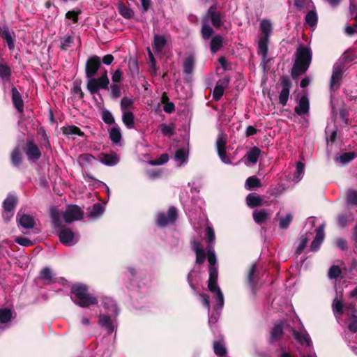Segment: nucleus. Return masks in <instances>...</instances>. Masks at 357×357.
I'll use <instances>...</instances> for the list:
<instances>
[{"label": "nucleus", "mask_w": 357, "mask_h": 357, "mask_svg": "<svg viewBox=\"0 0 357 357\" xmlns=\"http://www.w3.org/2000/svg\"><path fill=\"white\" fill-rule=\"evenodd\" d=\"M105 208L100 203L93 204L88 208V216L91 218H97L102 215Z\"/></svg>", "instance_id": "30"}, {"label": "nucleus", "mask_w": 357, "mask_h": 357, "mask_svg": "<svg viewBox=\"0 0 357 357\" xmlns=\"http://www.w3.org/2000/svg\"><path fill=\"white\" fill-rule=\"evenodd\" d=\"M192 248L196 254V263L202 264L205 261V251L201 248L200 243L197 241H192Z\"/></svg>", "instance_id": "26"}, {"label": "nucleus", "mask_w": 357, "mask_h": 357, "mask_svg": "<svg viewBox=\"0 0 357 357\" xmlns=\"http://www.w3.org/2000/svg\"><path fill=\"white\" fill-rule=\"evenodd\" d=\"M160 128L164 135L171 136L174 134V126L173 125H167L165 123H162L160 126Z\"/></svg>", "instance_id": "61"}, {"label": "nucleus", "mask_w": 357, "mask_h": 357, "mask_svg": "<svg viewBox=\"0 0 357 357\" xmlns=\"http://www.w3.org/2000/svg\"><path fill=\"white\" fill-rule=\"evenodd\" d=\"M118 11L119 14L126 19H130L134 15L133 10L123 3H119Z\"/></svg>", "instance_id": "42"}, {"label": "nucleus", "mask_w": 357, "mask_h": 357, "mask_svg": "<svg viewBox=\"0 0 357 357\" xmlns=\"http://www.w3.org/2000/svg\"><path fill=\"white\" fill-rule=\"evenodd\" d=\"M309 238L307 234L302 236L300 238L299 245L296 249V254L301 255L303 250L306 248Z\"/></svg>", "instance_id": "60"}, {"label": "nucleus", "mask_w": 357, "mask_h": 357, "mask_svg": "<svg viewBox=\"0 0 357 357\" xmlns=\"http://www.w3.org/2000/svg\"><path fill=\"white\" fill-rule=\"evenodd\" d=\"M102 119L103 121L107 124L114 123V118L112 114L108 110H104L102 112Z\"/></svg>", "instance_id": "62"}, {"label": "nucleus", "mask_w": 357, "mask_h": 357, "mask_svg": "<svg viewBox=\"0 0 357 357\" xmlns=\"http://www.w3.org/2000/svg\"><path fill=\"white\" fill-rule=\"evenodd\" d=\"M109 81L105 71L100 77H91L87 81V89L91 94L98 93L100 89H108Z\"/></svg>", "instance_id": "5"}, {"label": "nucleus", "mask_w": 357, "mask_h": 357, "mask_svg": "<svg viewBox=\"0 0 357 357\" xmlns=\"http://www.w3.org/2000/svg\"><path fill=\"white\" fill-rule=\"evenodd\" d=\"M169 160V155L167 153H162L156 160H152L149 161V163L152 165H161L166 163Z\"/></svg>", "instance_id": "59"}, {"label": "nucleus", "mask_w": 357, "mask_h": 357, "mask_svg": "<svg viewBox=\"0 0 357 357\" xmlns=\"http://www.w3.org/2000/svg\"><path fill=\"white\" fill-rule=\"evenodd\" d=\"M306 23L311 27L314 26L317 23V15L314 11H309L305 16Z\"/></svg>", "instance_id": "51"}, {"label": "nucleus", "mask_w": 357, "mask_h": 357, "mask_svg": "<svg viewBox=\"0 0 357 357\" xmlns=\"http://www.w3.org/2000/svg\"><path fill=\"white\" fill-rule=\"evenodd\" d=\"M99 324L101 326L105 327L108 333H111L114 330V326L113 321L110 317V315H100Z\"/></svg>", "instance_id": "31"}, {"label": "nucleus", "mask_w": 357, "mask_h": 357, "mask_svg": "<svg viewBox=\"0 0 357 357\" xmlns=\"http://www.w3.org/2000/svg\"><path fill=\"white\" fill-rule=\"evenodd\" d=\"M271 214V211L268 209L255 210L253 211L252 216L256 223L261 225L266 222Z\"/></svg>", "instance_id": "20"}, {"label": "nucleus", "mask_w": 357, "mask_h": 357, "mask_svg": "<svg viewBox=\"0 0 357 357\" xmlns=\"http://www.w3.org/2000/svg\"><path fill=\"white\" fill-rule=\"evenodd\" d=\"M312 60L311 50L303 45H300L296 53V59L291 70V76L296 79L301 74L305 73Z\"/></svg>", "instance_id": "1"}, {"label": "nucleus", "mask_w": 357, "mask_h": 357, "mask_svg": "<svg viewBox=\"0 0 357 357\" xmlns=\"http://www.w3.org/2000/svg\"><path fill=\"white\" fill-rule=\"evenodd\" d=\"M188 215L190 217V221H191L192 224L193 225L195 229L197 230L202 226L206 225L205 237L208 239L209 243H213L215 240V233H214L213 229L210 225H208V220L205 218V215H203V218L202 220V222L201 224L198 223L197 225L195 222H193V217H192L193 214L191 212H189L188 213Z\"/></svg>", "instance_id": "12"}, {"label": "nucleus", "mask_w": 357, "mask_h": 357, "mask_svg": "<svg viewBox=\"0 0 357 357\" xmlns=\"http://www.w3.org/2000/svg\"><path fill=\"white\" fill-rule=\"evenodd\" d=\"M102 305L104 308L107 310L108 314L111 316L116 317L118 314V307L112 298L109 297L104 298Z\"/></svg>", "instance_id": "22"}, {"label": "nucleus", "mask_w": 357, "mask_h": 357, "mask_svg": "<svg viewBox=\"0 0 357 357\" xmlns=\"http://www.w3.org/2000/svg\"><path fill=\"white\" fill-rule=\"evenodd\" d=\"M268 38L266 37H261L258 43L259 54L262 55L263 59H265L268 54Z\"/></svg>", "instance_id": "39"}, {"label": "nucleus", "mask_w": 357, "mask_h": 357, "mask_svg": "<svg viewBox=\"0 0 357 357\" xmlns=\"http://www.w3.org/2000/svg\"><path fill=\"white\" fill-rule=\"evenodd\" d=\"M347 202L348 204L357 206V191L350 190L347 192Z\"/></svg>", "instance_id": "55"}, {"label": "nucleus", "mask_w": 357, "mask_h": 357, "mask_svg": "<svg viewBox=\"0 0 357 357\" xmlns=\"http://www.w3.org/2000/svg\"><path fill=\"white\" fill-rule=\"evenodd\" d=\"M12 101L14 107L19 112L21 113L24 111V102L22 96L15 87L12 89Z\"/></svg>", "instance_id": "21"}, {"label": "nucleus", "mask_w": 357, "mask_h": 357, "mask_svg": "<svg viewBox=\"0 0 357 357\" xmlns=\"http://www.w3.org/2000/svg\"><path fill=\"white\" fill-rule=\"evenodd\" d=\"M51 219L54 229H59L61 227V222L60 220V215L56 208H53L51 211Z\"/></svg>", "instance_id": "48"}, {"label": "nucleus", "mask_w": 357, "mask_h": 357, "mask_svg": "<svg viewBox=\"0 0 357 357\" xmlns=\"http://www.w3.org/2000/svg\"><path fill=\"white\" fill-rule=\"evenodd\" d=\"M16 202L17 199L15 196L8 195L3 203L4 211L7 213L11 212L14 209Z\"/></svg>", "instance_id": "40"}, {"label": "nucleus", "mask_w": 357, "mask_h": 357, "mask_svg": "<svg viewBox=\"0 0 357 357\" xmlns=\"http://www.w3.org/2000/svg\"><path fill=\"white\" fill-rule=\"evenodd\" d=\"M261 154V150L255 146L250 149L246 153L245 163L246 165L256 164Z\"/></svg>", "instance_id": "18"}, {"label": "nucleus", "mask_w": 357, "mask_h": 357, "mask_svg": "<svg viewBox=\"0 0 357 357\" xmlns=\"http://www.w3.org/2000/svg\"><path fill=\"white\" fill-rule=\"evenodd\" d=\"M324 227L325 224L323 223L315 230L316 236L310 245L311 251L315 252L319 249L320 245L322 243L325 237Z\"/></svg>", "instance_id": "15"}, {"label": "nucleus", "mask_w": 357, "mask_h": 357, "mask_svg": "<svg viewBox=\"0 0 357 357\" xmlns=\"http://www.w3.org/2000/svg\"><path fill=\"white\" fill-rule=\"evenodd\" d=\"M292 221V215L290 213L282 217L279 221V226L281 229H287Z\"/></svg>", "instance_id": "56"}, {"label": "nucleus", "mask_w": 357, "mask_h": 357, "mask_svg": "<svg viewBox=\"0 0 357 357\" xmlns=\"http://www.w3.org/2000/svg\"><path fill=\"white\" fill-rule=\"evenodd\" d=\"M332 308L335 315H341L343 312V304L342 301L335 298L333 301Z\"/></svg>", "instance_id": "54"}, {"label": "nucleus", "mask_w": 357, "mask_h": 357, "mask_svg": "<svg viewBox=\"0 0 357 357\" xmlns=\"http://www.w3.org/2000/svg\"><path fill=\"white\" fill-rule=\"evenodd\" d=\"M260 29L264 36L262 37L269 38L272 31V24L268 20H263L260 23Z\"/></svg>", "instance_id": "43"}, {"label": "nucleus", "mask_w": 357, "mask_h": 357, "mask_svg": "<svg viewBox=\"0 0 357 357\" xmlns=\"http://www.w3.org/2000/svg\"><path fill=\"white\" fill-rule=\"evenodd\" d=\"M12 311L8 308H0V328L4 329L12 318Z\"/></svg>", "instance_id": "28"}, {"label": "nucleus", "mask_w": 357, "mask_h": 357, "mask_svg": "<svg viewBox=\"0 0 357 357\" xmlns=\"http://www.w3.org/2000/svg\"><path fill=\"white\" fill-rule=\"evenodd\" d=\"M167 44V39L165 36L155 34L153 43V50L155 52H161Z\"/></svg>", "instance_id": "23"}, {"label": "nucleus", "mask_w": 357, "mask_h": 357, "mask_svg": "<svg viewBox=\"0 0 357 357\" xmlns=\"http://www.w3.org/2000/svg\"><path fill=\"white\" fill-rule=\"evenodd\" d=\"M229 79L225 77L222 79H220L217 82L213 92V98L215 100L218 101L222 98L225 88H227L229 84Z\"/></svg>", "instance_id": "16"}, {"label": "nucleus", "mask_w": 357, "mask_h": 357, "mask_svg": "<svg viewBox=\"0 0 357 357\" xmlns=\"http://www.w3.org/2000/svg\"><path fill=\"white\" fill-rule=\"evenodd\" d=\"M40 278L45 281L47 284L56 282V278L52 271L47 267L43 268L40 273Z\"/></svg>", "instance_id": "32"}, {"label": "nucleus", "mask_w": 357, "mask_h": 357, "mask_svg": "<svg viewBox=\"0 0 357 357\" xmlns=\"http://www.w3.org/2000/svg\"><path fill=\"white\" fill-rule=\"evenodd\" d=\"M100 67V58L96 55L89 57L86 63L85 74L89 79L93 77Z\"/></svg>", "instance_id": "9"}, {"label": "nucleus", "mask_w": 357, "mask_h": 357, "mask_svg": "<svg viewBox=\"0 0 357 357\" xmlns=\"http://www.w3.org/2000/svg\"><path fill=\"white\" fill-rule=\"evenodd\" d=\"M79 162L83 164H89L92 163L93 160H95V158L89 153L82 154L79 158Z\"/></svg>", "instance_id": "63"}, {"label": "nucleus", "mask_w": 357, "mask_h": 357, "mask_svg": "<svg viewBox=\"0 0 357 357\" xmlns=\"http://www.w3.org/2000/svg\"><path fill=\"white\" fill-rule=\"evenodd\" d=\"M224 15L220 12L216 11V6H211L208 10L206 15L204 18V21L208 22L211 20L213 26L218 28L222 24V18Z\"/></svg>", "instance_id": "11"}, {"label": "nucleus", "mask_w": 357, "mask_h": 357, "mask_svg": "<svg viewBox=\"0 0 357 357\" xmlns=\"http://www.w3.org/2000/svg\"><path fill=\"white\" fill-rule=\"evenodd\" d=\"M178 216L177 211L174 206L170 207L167 213H160L157 216V225L160 227H166L172 225Z\"/></svg>", "instance_id": "6"}, {"label": "nucleus", "mask_w": 357, "mask_h": 357, "mask_svg": "<svg viewBox=\"0 0 357 357\" xmlns=\"http://www.w3.org/2000/svg\"><path fill=\"white\" fill-rule=\"evenodd\" d=\"M209 279L208 283V288L210 291L216 294V301L218 305V310H221L224 305V296L223 294L217 285L218 281V269L216 266H208Z\"/></svg>", "instance_id": "3"}, {"label": "nucleus", "mask_w": 357, "mask_h": 357, "mask_svg": "<svg viewBox=\"0 0 357 357\" xmlns=\"http://www.w3.org/2000/svg\"><path fill=\"white\" fill-rule=\"evenodd\" d=\"M15 241L18 244L24 247H29L33 245V242L30 239L25 237H17Z\"/></svg>", "instance_id": "64"}, {"label": "nucleus", "mask_w": 357, "mask_h": 357, "mask_svg": "<svg viewBox=\"0 0 357 357\" xmlns=\"http://www.w3.org/2000/svg\"><path fill=\"white\" fill-rule=\"evenodd\" d=\"M195 66V59L193 56L189 55L183 62V71L185 74H191Z\"/></svg>", "instance_id": "41"}, {"label": "nucleus", "mask_w": 357, "mask_h": 357, "mask_svg": "<svg viewBox=\"0 0 357 357\" xmlns=\"http://www.w3.org/2000/svg\"><path fill=\"white\" fill-rule=\"evenodd\" d=\"M342 273V271L338 266H332L328 271V278L330 279H336Z\"/></svg>", "instance_id": "58"}, {"label": "nucleus", "mask_w": 357, "mask_h": 357, "mask_svg": "<svg viewBox=\"0 0 357 357\" xmlns=\"http://www.w3.org/2000/svg\"><path fill=\"white\" fill-rule=\"evenodd\" d=\"M247 204L251 207L259 206L263 204L261 197L256 194H249L246 197Z\"/></svg>", "instance_id": "37"}, {"label": "nucleus", "mask_w": 357, "mask_h": 357, "mask_svg": "<svg viewBox=\"0 0 357 357\" xmlns=\"http://www.w3.org/2000/svg\"><path fill=\"white\" fill-rule=\"evenodd\" d=\"M188 149L187 148L179 149L176 151L174 160L178 166H181L188 162Z\"/></svg>", "instance_id": "27"}, {"label": "nucleus", "mask_w": 357, "mask_h": 357, "mask_svg": "<svg viewBox=\"0 0 357 357\" xmlns=\"http://www.w3.org/2000/svg\"><path fill=\"white\" fill-rule=\"evenodd\" d=\"M11 163L14 167H18L22 162V154L20 149L15 147L10 154Z\"/></svg>", "instance_id": "34"}, {"label": "nucleus", "mask_w": 357, "mask_h": 357, "mask_svg": "<svg viewBox=\"0 0 357 357\" xmlns=\"http://www.w3.org/2000/svg\"><path fill=\"white\" fill-rule=\"evenodd\" d=\"M301 328L298 330H292L293 335L298 343L310 347L312 345L310 337L303 326L301 324Z\"/></svg>", "instance_id": "14"}, {"label": "nucleus", "mask_w": 357, "mask_h": 357, "mask_svg": "<svg viewBox=\"0 0 357 357\" xmlns=\"http://www.w3.org/2000/svg\"><path fill=\"white\" fill-rule=\"evenodd\" d=\"M202 38L204 40H208L213 33V29L208 24V22L204 21L202 28L201 30Z\"/></svg>", "instance_id": "47"}, {"label": "nucleus", "mask_w": 357, "mask_h": 357, "mask_svg": "<svg viewBox=\"0 0 357 357\" xmlns=\"http://www.w3.org/2000/svg\"><path fill=\"white\" fill-rule=\"evenodd\" d=\"M0 36L6 40L9 50H13L15 47L13 32H11L8 27L3 26L0 29Z\"/></svg>", "instance_id": "19"}, {"label": "nucleus", "mask_w": 357, "mask_h": 357, "mask_svg": "<svg viewBox=\"0 0 357 357\" xmlns=\"http://www.w3.org/2000/svg\"><path fill=\"white\" fill-rule=\"evenodd\" d=\"M71 299L77 305L87 307L98 303L96 297L88 294L87 287L84 284H75L71 289Z\"/></svg>", "instance_id": "2"}, {"label": "nucleus", "mask_w": 357, "mask_h": 357, "mask_svg": "<svg viewBox=\"0 0 357 357\" xmlns=\"http://www.w3.org/2000/svg\"><path fill=\"white\" fill-rule=\"evenodd\" d=\"M304 173V165L301 162H298L296 164V169L294 174V181L298 182L301 178Z\"/></svg>", "instance_id": "57"}, {"label": "nucleus", "mask_w": 357, "mask_h": 357, "mask_svg": "<svg viewBox=\"0 0 357 357\" xmlns=\"http://www.w3.org/2000/svg\"><path fill=\"white\" fill-rule=\"evenodd\" d=\"M310 109V103L306 96H302L298 102V105L295 107V112L298 115L306 114Z\"/></svg>", "instance_id": "29"}, {"label": "nucleus", "mask_w": 357, "mask_h": 357, "mask_svg": "<svg viewBox=\"0 0 357 357\" xmlns=\"http://www.w3.org/2000/svg\"><path fill=\"white\" fill-rule=\"evenodd\" d=\"M260 186V180L255 176H250L246 180L245 188L248 190H252L255 188H259Z\"/></svg>", "instance_id": "49"}, {"label": "nucleus", "mask_w": 357, "mask_h": 357, "mask_svg": "<svg viewBox=\"0 0 357 357\" xmlns=\"http://www.w3.org/2000/svg\"><path fill=\"white\" fill-rule=\"evenodd\" d=\"M59 236L61 242L68 246L75 245L79 240V236L75 235L69 228L61 229L59 232Z\"/></svg>", "instance_id": "10"}, {"label": "nucleus", "mask_w": 357, "mask_h": 357, "mask_svg": "<svg viewBox=\"0 0 357 357\" xmlns=\"http://www.w3.org/2000/svg\"><path fill=\"white\" fill-rule=\"evenodd\" d=\"M345 69V61L342 59L338 60L334 64L330 84L331 90L335 91L340 87V82Z\"/></svg>", "instance_id": "4"}, {"label": "nucleus", "mask_w": 357, "mask_h": 357, "mask_svg": "<svg viewBox=\"0 0 357 357\" xmlns=\"http://www.w3.org/2000/svg\"><path fill=\"white\" fill-rule=\"evenodd\" d=\"M355 158V153L351 152L344 153L339 157H337L336 160L340 163L345 165L351 161Z\"/></svg>", "instance_id": "50"}, {"label": "nucleus", "mask_w": 357, "mask_h": 357, "mask_svg": "<svg viewBox=\"0 0 357 357\" xmlns=\"http://www.w3.org/2000/svg\"><path fill=\"white\" fill-rule=\"evenodd\" d=\"M26 153L29 160H37L41 156V153L39 148L32 142H27Z\"/></svg>", "instance_id": "17"}, {"label": "nucleus", "mask_w": 357, "mask_h": 357, "mask_svg": "<svg viewBox=\"0 0 357 357\" xmlns=\"http://www.w3.org/2000/svg\"><path fill=\"white\" fill-rule=\"evenodd\" d=\"M84 213L81 208L76 205H70L67 207L63 213V218L66 223H71L74 221L81 220Z\"/></svg>", "instance_id": "8"}, {"label": "nucleus", "mask_w": 357, "mask_h": 357, "mask_svg": "<svg viewBox=\"0 0 357 357\" xmlns=\"http://www.w3.org/2000/svg\"><path fill=\"white\" fill-rule=\"evenodd\" d=\"M63 133L66 135H84V133L81 131V130L75 126L63 127Z\"/></svg>", "instance_id": "46"}, {"label": "nucleus", "mask_w": 357, "mask_h": 357, "mask_svg": "<svg viewBox=\"0 0 357 357\" xmlns=\"http://www.w3.org/2000/svg\"><path fill=\"white\" fill-rule=\"evenodd\" d=\"M134 100L128 97H123L120 102L121 110L122 112H130L133 107Z\"/></svg>", "instance_id": "45"}, {"label": "nucleus", "mask_w": 357, "mask_h": 357, "mask_svg": "<svg viewBox=\"0 0 357 357\" xmlns=\"http://www.w3.org/2000/svg\"><path fill=\"white\" fill-rule=\"evenodd\" d=\"M11 74V68L7 64L0 63V79L3 84L10 81Z\"/></svg>", "instance_id": "33"}, {"label": "nucleus", "mask_w": 357, "mask_h": 357, "mask_svg": "<svg viewBox=\"0 0 357 357\" xmlns=\"http://www.w3.org/2000/svg\"><path fill=\"white\" fill-rule=\"evenodd\" d=\"M121 132L120 128L115 126L109 131V138L114 144H119L121 139Z\"/></svg>", "instance_id": "44"}, {"label": "nucleus", "mask_w": 357, "mask_h": 357, "mask_svg": "<svg viewBox=\"0 0 357 357\" xmlns=\"http://www.w3.org/2000/svg\"><path fill=\"white\" fill-rule=\"evenodd\" d=\"M73 43V38L70 36H66L61 39L60 49L66 51L71 47Z\"/></svg>", "instance_id": "52"}, {"label": "nucleus", "mask_w": 357, "mask_h": 357, "mask_svg": "<svg viewBox=\"0 0 357 357\" xmlns=\"http://www.w3.org/2000/svg\"><path fill=\"white\" fill-rule=\"evenodd\" d=\"M223 38L220 35L215 36L211 40L210 47L212 53H215L222 46Z\"/></svg>", "instance_id": "38"}, {"label": "nucleus", "mask_w": 357, "mask_h": 357, "mask_svg": "<svg viewBox=\"0 0 357 357\" xmlns=\"http://www.w3.org/2000/svg\"><path fill=\"white\" fill-rule=\"evenodd\" d=\"M213 349L215 354L218 356H222L226 354V349L225 344L220 341L214 342Z\"/></svg>", "instance_id": "53"}, {"label": "nucleus", "mask_w": 357, "mask_h": 357, "mask_svg": "<svg viewBox=\"0 0 357 357\" xmlns=\"http://www.w3.org/2000/svg\"><path fill=\"white\" fill-rule=\"evenodd\" d=\"M122 121L128 129L135 127V118L132 111L122 112Z\"/></svg>", "instance_id": "35"}, {"label": "nucleus", "mask_w": 357, "mask_h": 357, "mask_svg": "<svg viewBox=\"0 0 357 357\" xmlns=\"http://www.w3.org/2000/svg\"><path fill=\"white\" fill-rule=\"evenodd\" d=\"M284 323L280 321L278 324H275L271 332V340L272 342L278 340L283 333V328Z\"/></svg>", "instance_id": "36"}, {"label": "nucleus", "mask_w": 357, "mask_h": 357, "mask_svg": "<svg viewBox=\"0 0 357 357\" xmlns=\"http://www.w3.org/2000/svg\"><path fill=\"white\" fill-rule=\"evenodd\" d=\"M99 160L105 165L114 166L119 162V158L115 153H111L109 154H102L99 157Z\"/></svg>", "instance_id": "25"}, {"label": "nucleus", "mask_w": 357, "mask_h": 357, "mask_svg": "<svg viewBox=\"0 0 357 357\" xmlns=\"http://www.w3.org/2000/svg\"><path fill=\"white\" fill-rule=\"evenodd\" d=\"M227 144V136L220 132L216 140V149L221 161L225 164H231V162L226 153L225 146Z\"/></svg>", "instance_id": "7"}, {"label": "nucleus", "mask_w": 357, "mask_h": 357, "mask_svg": "<svg viewBox=\"0 0 357 357\" xmlns=\"http://www.w3.org/2000/svg\"><path fill=\"white\" fill-rule=\"evenodd\" d=\"M17 218L20 225L24 229H31L35 225L34 218L29 215H20V213H19L17 214Z\"/></svg>", "instance_id": "24"}, {"label": "nucleus", "mask_w": 357, "mask_h": 357, "mask_svg": "<svg viewBox=\"0 0 357 357\" xmlns=\"http://www.w3.org/2000/svg\"><path fill=\"white\" fill-rule=\"evenodd\" d=\"M280 84L282 91L280 93L279 102L282 106H285L289 99L291 82L288 77H283L281 79Z\"/></svg>", "instance_id": "13"}]
</instances>
